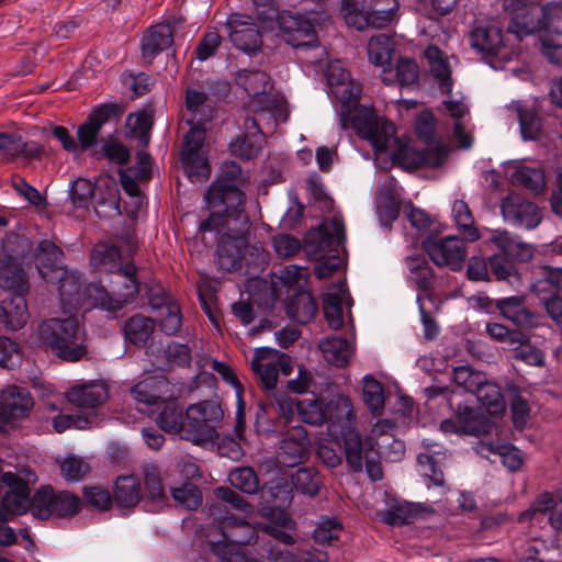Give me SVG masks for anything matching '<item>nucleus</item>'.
I'll return each mask as SVG.
<instances>
[{
	"instance_id": "31",
	"label": "nucleus",
	"mask_w": 562,
	"mask_h": 562,
	"mask_svg": "<svg viewBox=\"0 0 562 562\" xmlns=\"http://www.w3.org/2000/svg\"><path fill=\"white\" fill-rule=\"evenodd\" d=\"M394 52V41L386 34L372 36L368 43V56L370 61L382 69L381 78L386 85L394 82L391 77L390 66Z\"/></svg>"
},
{
	"instance_id": "11",
	"label": "nucleus",
	"mask_w": 562,
	"mask_h": 562,
	"mask_svg": "<svg viewBox=\"0 0 562 562\" xmlns=\"http://www.w3.org/2000/svg\"><path fill=\"white\" fill-rule=\"evenodd\" d=\"M340 414L344 416V420L340 424L336 422L329 427V437L344 449L349 469L353 472H361L366 454H376L374 441L372 438H367L363 441L357 431L356 414L352 405L340 400Z\"/></svg>"
},
{
	"instance_id": "36",
	"label": "nucleus",
	"mask_w": 562,
	"mask_h": 562,
	"mask_svg": "<svg viewBox=\"0 0 562 562\" xmlns=\"http://www.w3.org/2000/svg\"><path fill=\"white\" fill-rule=\"evenodd\" d=\"M276 350L270 348H258L251 360V369L268 390L276 387L279 369L274 358Z\"/></svg>"
},
{
	"instance_id": "62",
	"label": "nucleus",
	"mask_w": 562,
	"mask_h": 562,
	"mask_svg": "<svg viewBox=\"0 0 562 562\" xmlns=\"http://www.w3.org/2000/svg\"><path fill=\"white\" fill-rule=\"evenodd\" d=\"M485 374L474 371L469 366H460L453 369V381L467 392L473 393L475 387L482 383Z\"/></svg>"
},
{
	"instance_id": "58",
	"label": "nucleus",
	"mask_w": 562,
	"mask_h": 562,
	"mask_svg": "<svg viewBox=\"0 0 562 562\" xmlns=\"http://www.w3.org/2000/svg\"><path fill=\"white\" fill-rule=\"evenodd\" d=\"M228 480L231 484L239 491L254 494L259 488V481L251 468H237L229 472Z\"/></svg>"
},
{
	"instance_id": "23",
	"label": "nucleus",
	"mask_w": 562,
	"mask_h": 562,
	"mask_svg": "<svg viewBox=\"0 0 562 562\" xmlns=\"http://www.w3.org/2000/svg\"><path fill=\"white\" fill-rule=\"evenodd\" d=\"M278 24L284 40L293 47L313 46L317 42L313 24L297 14L281 12Z\"/></svg>"
},
{
	"instance_id": "24",
	"label": "nucleus",
	"mask_w": 562,
	"mask_h": 562,
	"mask_svg": "<svg viewBox=\"0 0 562 562\" xmlns=\"http://www.w3.org/2000/svg\"><path fill=\"white\" fill-rule=\"evenodd\" d=\"M131 393L139 405H144L137 409L153 415L164 397L170 395V384L165 376H150L134 385Z\"/></svg>"
},
{
	"instance_id": "49",
	"label": "nucleus",
	"mask_w": 562,
	"mask_h": 562,
	"mask_svg": "<svg viewBox=\"0 0 562 562\" xmlns=\"http://www.w3.org/2000/svg\"><path fill=\"white\" fill-rule=\"evenodd\" d=\"M476 398L490 413H497L504 408V400L501 386L494 382H490L484 376V380L473 391Z\"/></svg>"
},
{
	"instance_id": "1",
	"label": "nucleus",
	"mask_w": 562,
	"mask_h": 562,
	"mask_svg": "<svg viewBox=\"0 0 562 562\" xmlns=\"http://www.w3.org/2000/svg\"><path fill=\"white\" fill-rule=\"evenodd\" d=\"M241 176L239 165L226 161L218 178L205 194L210 216L200 224L201 232H215L217 238V263L227 272L240 266L247 245L250 222L244 210L245 195L238 188Z\"/></svg>"
},
{
	"instance_id": "47",
	"label": "nucleus",
	"mask_w": 562,
	"mask_h": 562,
	"mask_svg": "<svg viewBox=\"0 0 562 562\" xmlns=\"http://www.w3.org/2000/svg\"><path fill=\"white\" fill-rule=\"evenodd\" d=\"M278 122H273V125L270 130H268L267 127H265L262 131H256L251 127V124L249 123L248 124V128L246 127V120L244 121V128H245V136L240 139H237L236 142L232 143L231 144V150L244 158V159H250L251 157H254L260 145L257 144V140L254 139L260 135H265L266 133H271L276 125H277Z\"/></svg>"
},
{
	"instance_id": "43",
	"label": "nucleus",
	"mask_w": 562,
	"mask_h": 562,
	"mask_svg": "<svg viewBox=\"0 0 562 562\" xmlns=\"http://www.w3.org/2000/svg\"><path fill=\"white\" fill-rule=\"evenodd\" d=\"M317 311L313 295L308 291H301L293 295L286 305V314L297 323L311 322Z\"/></svg>"
},
{
	"instance_id": "5",
	"label": "nucleus",
	"mask_w": 562,
	"mask_h": 562,
	"mask_svg": "<svg viewBox=\"0 0 562 562\" xmlns=\"http://www.w3.org/2000/svg\"><path fill=\"white\" fill-rule=\"evenodd\" d=\"M186 106L190 113L187 122L191 127L183 139L181 161L192 182L205 181L211 175V167L204 150L205 128L203 123L213 117L214 109L206 94L196 89L187 90Z\"/></svg>"
},
{
	"instance_id": "26",
	"label": "nucleus",
	"mask_w": 562,
	"mask_h": 562,
	"mask_svg": "<svg viewBox=\"0 0 562 562\" xmlns=\"http://www.w3.org/2000/svg\"><path fill=\"white\" fill-rule=\"evenodd\" d=\"M352 306V299L348 292L346 281L339 280L334 283L323 297V311L325 318L333 329H339L344 325V308L348 313ZM351 317V314H349Z\"/></svg>"
},
{
	"instance_id": "18",
	"label": "nucleus",
	"mask_w": 562,
	"mask_h": 562,
	"mask_svg": "<svg viewBox=\"0 0 562 562\" xmlns=\"http://www.w3.org/2000/svg\"><path fill=\"white\" fill-rule=\"evenodd\" d=\"M423 246L437 267H448L453 271L462 269L468 255L464 243L456 236L428 237Z\"/></svg>"
},
{
	"instance_id": "7",
	"label": "nucleus",
	"mask_w": 562,
	"mask_h": 562,
	"mask_svg": "<svg viewBox=\"0 0 562 562\" xmlns=\"http://www.w3.org/2000/svg\"><path fill=\"white\" fill-rule=\"evenodd\" d=\"M136 267L126 263L111 274L110 293L101 285L90 283L78 291L72 310L89 311L100 307L106 311H116L132 301L138 293Z\"/></svg>"
},
{
	"instance_id": "33",
	"label": "nucleus",
	"mask_w": 562,
	"mask_h": 562,
	"mask_svg": "<svg viewBox=\"0 0 562 562\" xmlns=\"http://www.w3.org/2000/svg\"><path fill=\"white\" fill-rule=\"evenodd\" d=\"M155 413H157L155 420L164 431L179 434L186 430L182 407L179 405L178 401L172 397L171 391L170 395L165 396L155 408Z\"/></svg>"
},
{
	"instance_id": "25",
	"label": "nucleus",
	"mask_w": 562,
	"mask_h": 562,
	"mask_svg": "<svg viewBox=\"0 0 562 562\" xmlns=\"http://www.w3.org/2000/svg\"><path fill=\"white\" fill-rule=\"evenodd\" d=\"M310 443L306 429L301 425L293 426L283 434L278 449L279 459L286 467H295L307 457Z\"/></svg>"
},
{
	"instance_id": "12",
	"label": "nucleus",
	"mask_w": 562,
	"mask_h": 562,
	"mask_svg": "<svg viewBox=\"0 0 562 562\" xmlns=\"http://www.w3.org/2000/svg\"><path fill=\"white\" fill-rule=\"evenodd\" d=\"M269 494L273 504L261 508V516L269 524L259 526V528L284 544H293L296 524L285 510L292 503V492L288 483L280 480L269 488Z\"/></svg>"
},
{
	"instance_id": "16",
	"label": "nucleus",
	"mask_w": 562,
	"mask_h": 562,
	"mask_svg": "<svg viewBox=\"0 0 562 562\" xmlns=\"http://www.w3.org/2000/svg\"><path fill=\"white\" fill-rule=\"evenodd\" d=\"M80 498L68 492H55L49 485L41 487L33 496L32 514L40 519L52 516L69 517L80 510Z\"/></svg>"
},
{
	"instance_id": "42",
	"label": "nucleus",
	"mask_w": 562,
	"mask_h": 562,
	"mask_svg": "<svg viewBox=\"0 0 562 562\" xmlns=\"http://www.w3.org/2000/svg\"><path fill=\"white\" fill-rule=\"evenodd\" d=\"M121 254L117 247L108 244H98L91 251L90 263L95 272L113 274L123 268L120 265Z\"/></svg>"
},
{
	"instance_id": "37",
	"label": "nucleus",
	"mask_w": 562,
	"mask_h": 562,
	"mask_svg": "<svg viewBox=\"0 0 562 562\" xmlns=\"http://www.w3.org/2000/svg\"><path fill=\"white\" fill-rule=\"evenodd\" d=\"M509 110L516 112L519 121L520 133L525 140H536L542 130L541 119L537 106L521 101H514L508 105Z\"/></svg>"
},
{
	"instance_id": "48",
	"label": "nucleus",
	"mask_w": 562,
	"mask_h": 562,
	"mask_svg": "<svg viewBox=\"0 0 562 562\" xmlns=\"http://www.w3.org/2000/svg\"><path fill=\"white\" fill-rule=\"evenodd\" d=\"M153 331V321L143 315H135L131 317L124 326L126 339L135 346H144L151 336Z\"/></svg>"
},
{
	"instance_id": "41",
	"label": "nucleus",
	"mask_w": 562,
	"mask_h": 562,
	"mask_svg": "<svg viewBox=\"0 0 562 562\" xmlns=\"http://www.w3.org/2000/svg\"><path fill=\"white\" fill-rule=\"evenodd\" d=\"M111 108L102 105L95 109L88 120L79 126L77 135L80 145L87 149L95 144L97 137L103 124L109 120Z\"/></svg>"
},
{
	"instance_id": "14",
	"label": "nucleus",
	"mask_w": 562,
	"mask_h": 562,
	"mask_svg": "<svg viewBox=\"0 0 562 562\" xmlns=\"http://www.w3.org/2000/svg\"><path fill=\"white\" fill-rule=\"evenodd\" d=\"M35 481L31 471L25 472V477L10 471L0 475V517L12 519L32 510L30 483Z\"/></svg>"
},
{
	"instance_id": "35",
	"label": "nucleus",
	"mask_w": 562,
	"mask_h": 562,
	"mask_svg": "<svg viewBox=\"0 0 562 562\" xmlns=\"http://www.w3.org/2000/svg\"><path fill=\"white\" fill-rule=\"evenodd\" d=\"M561 281L562 268L542 266L533 272L530 290L544 303V301L550 300L553 295H558Z\"/></svg>"
},
{
	"instance_id": "56",
	"label": "nucleus",
	"mask_w": 562,
	"mask_h": 562,
	"mask_svg": "<svg viewBox=\"0 0 562 562\" xmlns=\"http://www.w3.org/2000/svg\"><path fill=\"white\" fill-rule=\"evenodd\" d=\"M485 450L498 456L510 471L518 470L522 463L520 451L512 445H482L479 452L484 454Z\"/></svg>"
},
{
	"instance_id": "60",
	"label": "nucleus",
	"mask_w": 562,
	"mask_h": 562,
	"mask_svg": "<svg viewBox=\"0 0 562 562\" xmlns=\"http://www.w3.org/2000/svg\"><path fill=\"white\" fill-rule=\"evenodd\" d=\"M61 476L69 481L82 480L90 470L89 464L81 458L69 456L59 462Z\"/></svg>"
},
{
	"instance_id": "64",
	"label": "nucleus",
	"mask_w": 562,
	"mask_h": 562,
	"mask_svg": "<svg viewBox=\"0 0 562 562\" xmlns=\"http://www.w3.org/2000/svg\"><path fill=\"white\" fill-rule=\"evenodd\" d=\"M488 266L492 273L499 281L513 283L518 280V274L513 263L503 255H493L488 258Z\"/></svg>"
},
{
	"instance_id": "53",
	"label": "nucleus",
	"mask_w": 562,
	"mask_h": 562,
	"mask_svg": "<svg viewBox=\"0 0 562 562\" xmlns=\"http://www.w3.org/2000/svg\"><path fill=\"white\" fill-rule=\"evenodd\" d=\"M144 484L146 496L151 501L149 510H156L164 503L166 495L158 469L155 465H146L144 469Z\"/></svg>"
},
{
	"instance_id": "45",
	"label": "nucleus",
	"mask_w": 562,
	"mask_h": 562,
	"mask_svg": "<svg viewBox=\"0 0 562 562\" xmlns=\"http://www.w3.org/2000/svg\"><path fill=\"white\" fill-rule=\"evenodd\" d=\"M497 307L504 317L519 326H532L533 314L524 305L520 296L504 297L497 302Z\"/></svg>"
},
{
	"instance_id": "27",
	"label": "nucleus",
	"mask_w": 562,
	"mask_h": 562,
	"mask_svg": "<svg viewBox=\"0 0 562 562\" xmlns=\"http://www.w3.org/2000/svg\"><path fill=\"white\" fill-rule=\"evenodd\" d=\"M229 40L233 45L244 52L250 53L259 48L261 35L249 16L232 14L228 18Z\"/></svg>"
},
{
	"instance_id": "57",
	"label": "nucleus",
	"mask_w": 562,
	"mask_h": 562,
	"mask_svg": "<svg viewBox=\"0 0 562 562\" xmlns=\"http://www.w3.org/2000/svg\"><path fill=\"white\" fill-rule=\"evenodd\" d=\"M70 199L75 207L88 209L94 200V182L87 178H78L71 182Z\"/></svg>"
},
{
	"instance_id": "9",
	"label": "nucleus",
	"mask_w": 562,
	"mask_h": 562,
	"mask_svg": "<svg viewBox=\"0 0 562 562\" xmlns=\"http://www.w3.org/2000/svg\"><path fill=\"white\" fill-rule=\"evenodd\" d=\"M0 286L5 292L0 304V319L8 329H20L29 319L25 301L29 283L22 268L11 260L0 265Z\"/></svg>"
},
{
	"instance_id": "54",
	"label": "nucleus",
	"mask_w": 562,
	"mask_h": 562,
	"mask_svg": "<svg viewBox=\"0 0 562 562\" xmlns=\"http://www.w3.org/2000/svg\"><path fill=\"white\" fill-rule=\"evenodd\" d=\"M281 284L294 294L305 291L308 281V269L296 265L282 268L277 276Z\"/></svg>"
},
{
	"instance_id": "21",
	"label": "nucleus",
	"mask_w": 562,
	"mask_h": 562,
	"mask_svg": "<svg viewBox=\"0 0 562 562\" xmlns=\"http://www.w3.org/2000/svg\"><path fill=\"white\" fill-rule=\"evenodd\" d=\"M546 517L555 531L562 532V498L557 499L549 492L538 495L530 507L520 513L518 521L541 524Z\"/></svg>"
},
{
	"instance_id": "13",
	"label": "nucleus",
	"mask_w": 562,
	"mask_h": 562,
	"mask_svg": "<svg viewBox=\"0 0 562 562\" xmlns=\"http://www.w3.org/2000/svg\"><path fill=\"white\" fill-rule=\"evenodd\" d=\"M327 80L330 93L341 104L340 124L342 128L351 127L356 131L355 117L360 109H366L373 115H376L372 108L359 105L360 86L350 78V74L345 69L340 60L331 61L328 65Z\"/></svg>"
},
{
	"instance_id": "59",
	"label": "nucleus",
	"mask_w": 562,
	"mask_h": 562,
	"mask_svg": "<svg viewBox=\"0 0 562 562\" xmlns=\"http://www.w3.org/2000/svg\"><path fill=\"white\" fill-rule=\"evenodd\" d=\"M171 495L177 504L190 510L198 508L202 503L201 491L191 483L172 488Z\"/></svg>"
},
{
	"instance_id": "19",
	"label": "nucleus",
	"mask_w": 562,
	"mask_h": 562,
	"mask_svg": "<svg viewBox=\"0 0 562 562\" xmlns=\"http://www.w3.org/2000/svg\"><path fill=\"white\" fill-rule=\"evenodd\" d=\"M33 406V398L22 387L11 385L0 394V429L12 428L16 420L25 417Z\"/></svg>"
},
{
	"instance_id": "61",
	"label": "nucleus",
	"mask_w": 562,
	"mask_h": 562,
	"mask_svg": "<svg viewBox=\"0 0 562 562\" xmlns=\"http://www.w3.org/2000/svg\"><path fill=\"white\" fill-rule=\"evenodd\" d=\"M22 361V350L12 339L0 336V367L12 369Z\"/></svg>"
},
{
	"instance_id": "32",
	"label": "nucleus",
	"mask_w": 562,
	"mask_h": 562,
	"mask_svg": "<svg viewBox=\"0 0 562 562\" xmlns=\"http://www.w3.org/2000/svg\"><path fill=\"white\" fill-rule=\"evenodd\" d=\"M109 393L105 384L99 381H90L76 384L67 392L70 403L85 408H93L105 402Z\"/></svg>"
},
{
	"instance_id": "22",
	"label": "nucleus",
	"mask_w": 562,
	"mask_h": 562,
	"mask_svg": "<svg viewBox=\"0 0 562 562\" xmlns=\"http://www.w3.org/2000/svg\"><path fill=\"white\" fill-rule=\"evenodd\" d=\"M501 210L506 222L527 229L537 227L542 218L537 205L519 194L507 195L502 201Z\"/></svg>"
},
{
	"instance_id": "38",
	"label": "nucleus",
	"mask_w": 562,
	"mask_h": 562,
	"mask_svg": "<svg viewBox=\"0 0 562 562\" xmlns=\"http://www.w3.org/2000/svg\"><path fill=\"white\" fill-rule=\"evenodd\" d=\"M425 57L428 60L430 74L437 81L441 93H451L453 80L451 78L450 65L445 54L438 47L431 45L426 48Z\"/></svg>"
},
{
	"instance_id": "10",
	"label": "nucleus",
	"mask_w": 562,
	"mask_h": 562,
	"mask_svg": "<svg viewBox=\"0 0 562 562\" xmlns=\"http://www.w3.org/2000/svg\"><path fill=\"white\" fill-rule=\"evenodd\" d=\"M63 250L50 240H43L37 246L36 266L38 272L48 283H58L60 303L67 312L72 310L75 297L81 289L80 276L77 271L67 270L61 266Z\"/></svg>"
},
{
	"instance_id": "44",
	"label": "nucleus",
	"mask_w": 562,
	"mask_h": 562,
	"mask_svg": "<svg viewBox=\"0 0 562 562\" xmlns=\"http://www.w3.org/2000/svg\"><path fill=\"white\" fill-rule=\"evenodd\" d=\"M151 306L157 308V321L161 331L167 335H173L180 329L182 318L180 306L177 302L172 301L170 297H165L159 305H156L151 301Z\"/></svg>"
},
{
	"instance_id": "4",
	"label": "nucleus",
	"mask_w": 562,
	"mask_h": 562,
	"mask_svg": "<svg viewBox=\"0 0 562 562\" xmlns=\"http://www.w3.org/2000/svg\"><path fill=\"white\" fill-rule=\"evenodd\" d=\"M215 495L243 516L225 513L216 517V526L209 533L211 551L225 562H261L246 554L245 546L256 536V527L247 520L252 512L251 506L229 487H217Z\"/></svg>"
},
{
	"instance_id": "2",
	"label": "nucleus",
	"mask_w": 562,
	"mask_h": 562,
	"mask_svg": "<svg viewBox=\"0 0 562 562\" xmlns=\"http://www.w3.org/2000/svg\"><path fill=\"white\" fill-rule=\"evenodd\" d=\"M355 126L357 135L368 140L375 153L386 154L394 164L406 169L439 167L448 156V150L441 144L429 145L425 151L415 150L409 146L408 138L395 135L393 123L366 109H360L355 117Z\"/></svg>"
},
{
	"instance_id": "30",
	"label": "nucleus",
	"mask_w": 562,
	"mask_h": 562,
	"mask_svg": "<svg viewBox=\"0 0 562 562\" xmlns=\"http://www.w3.org/2000/svg\"><path fill=\"white\" fill-rule=\"evenodd\" d=\"M440 429L446 434L477 436L483 430V419L473 407L458 405L454 417L442 420Z\"/></svg>"
},
{
	"instance_id": "6",
	"label": "nucleus",
	"mask_w": 562,
	"mask_h": 562,
	"mask_svg": "<svg viewBox=\"0 0 562 562\" xmlns=\"http://www.w3.org/2000/svg\"><path fill=\"white\" fill-rule=\"evenodd\" d=\"M237 83L250 97L246 108L247 128L249 123L254 130L262 131L265 127L270 130L273 122H286L290 113L288 102L279 94L268 93L271 85L265 71L243 70L237 76Z\"/></svg>"
},
{
	"instance_id": "40",
	"label": "nucleus",
	"mask_w": 562,
	"mask_h": 562,
	"mask_svg": "<svg viewBox=\"0 0 562 562\" xmlns=\"http://www.w3.org/2000/svg\"><path fill=\"white\" fill-rule=\"evenodd\" d=\"M325 360L338 368L345 367L355 352L353 345L346 338L333 336L319 342Z\"/></svg>"
},
{
	"instance_id": "55",
	"label": "nucleus",
	"mask_w": 562,
	"mask_h": 562,
	"mask_svg": "<svg viewBox=\"0 0 562 562\" xmlns=\"http://www.w3.org/2000/svg\"><path fill=\"white\" fill-rule=\"evenodd\" d=\"M363 400L373 415H380L384 406V392L381 383L370 375L363 378Z\"/></svg>"
},
{
	"instance_id": "29",
	"label": "nucleus",
	"mask_w": 562,
	"mask_h": 562,
	"mask_svg": "<svg viewBox=\"0 0 562 562\" xmlns=\"http://www.w3.org/2000/svg\"><path fill=\"white\" fill-rule=\"evenodd\" d=\"M94 211L98 216L120 213V190L114 178L101 176L94 182Z\"/></svg>"
},
{
	"instance_id": "46",
	"label": "nucleus",
	"mask_w": 562,
	"mask_h": 562,
	"mask_svg": "<svg viewBox=\"0 0 562 562\" xmlns=\"http://www.w3.org/2000/svg\"><path fill=\"white\" fill-rule=\"evenodd\" d=\"M114 497L122 507H134L140 498V486L133 475L120 476L115 482Z\"/></svg>"
},
{
	"instance_id": "52",
	"label": "nucleus",
	"mask_w": 562,
	"mask_h": 562,
	"mask_svg": "<svg viewBox=\"0 0 562 562\" xmlns=\"http://www.w3.org/2000/svg\"><path fill=\"white\" fill-rule=\"evenodd\" d=\"M291 483L302 494L314 496L319 493L322 481L313 468H300L291 475Z\"/></svg>"
},
{
	"instance_id": "20",
	"label": "nucleus",
	"mask_w": 562,
	"mask_h": 562,
	"mask_svg": "<svg viewBox=\"0 0 562 562\" xmlns=\"http://www.w3.org/2000/svg\"><path fill=\"white\" fill-rule=\"evenodd\" d=\"M471 46L486 55L495 56L501 60L508 61L515 55L508 40L504 38L501 27L497 25L477 26L470 34Z\"/></svg>"
},
{
	"instance_id": "39",
	"label": "nucleus",
	"mask_w": 562,
	"mask_h": 562,
	"mask_svg": "<svg viewBox=\"0 0 562 562\" xmlns=\"http://www.w3.org/2000/svg\"><path fill=\"white\" fill-rule=\"evenodd\" d=\"M317 236L322 239L318 247L319 251H324L328 248L330 251H339V248L344 246L346 240L345 224L339 215H334L324 226L317 229L314 234L308 236L312 239Z\"/></svg>"
},
{
	"instance_id": "28",
	"label": "nucleus",
	"mask_w": 562,
	"mask_h": 562,
	"mask_svg": "<svg viewBox=\"0 0 562 562\" xmlns=\"http://www.w3.org/2000/svg\"><path fill=\"white\" fill-rule=\"evenodd\" d=\"M398 9L397 0H385V9H374L370 5L368 10L350 12L347 15V23L357 30L366 27L382 29L392 23Z\"/></svg>"
},
{
	"instance_id": "8",
	"label": "nucleus",
	"mask_w": 562,
	"mask_h": 562,
	"mask_svg": "<svg viewBox=\"0 0 562 562\" xmlns=\"http://www.w3.org/2000/svg\"><path fill=\"white\" fill-rule=\"evenodd\" d=\"M37 335L43 345L65 361H79L87 353L85 330L74 316L42 322Z\"/></svg>"
},
{
	"instance_id": "51",
	"label": "nucleus",
	"mask_w": 562,
	"mask_h": 562,
	"mask_svg": "<svg viewBox=\"0 0 562 562\" xmlns=\"http://www.w3.org/2000/svg\"><path fill=\"white\" fill-rule=\"evenodd\" d=\"M514 184L522 186L533 192H540L546 186L543 171L525 165L516 167L510 176Z\"/></svg>"
},
{
	"instance_id": "15",
	"label": "nucleus",
	"mask_w": 562,
	"mask_h": 562,
	"mask_svg": "<svg viewBox=\"0 0 562 562\" xmlns=\"http://www.w3.org/2000/svg\"><path fill=\"white\" fill-rule=\"evenodd\" d=\"M340 400L346 401L349 405H352L350 398L345 395H334L327 402L323 398L312 395L310 397L302 398L300 401H283L280 402V407L284 411V406L292 413L293 407L297 409L301 419L313 426H321L324 423L327 424V431L329 427L337 422L340 424L344 420V416L340 414Z\"/></svg>"
},
{
	"instance_id": "17",
	"label": "nucleus",
	"mask_w": 562,
	"mask_h": 562,
	"mask_svg": "<svg viewBox=\"0 0 562 562\" xmlns=\"http://www.w3.org/2000/svg\"><path fill=\"white\" fill-rule=\"evenodd\" d=\"M222 418L223 411L213 401L190 405L186 411L187 438L195 442L211 438L215 424Z\"/></svg>"
},
{
	"instance_id": "34",
	"label": "nucleus",
	"mask_w": 562,
	"mask_h": 562,
	"mask_svg": "<svg viewBox=\"0 0 562 562\" xmlns=\"http://www.w3.org/2000/svg\"><path fill=\"white\" fill-rule=\"evenodd\" d=\"M173 43V32L168 23L151 26L142 38L143 57L151 61L162 50Z\"/></svg>"
},
{
	"instance_id": "63",
	"label": "nucleus",
	"mask_w": 562,
	"mask_h": 562,
	"mask_svg": "<svg viewBox=\"0 0 562 562\" xmlns=\"http://www.w3.org/2000/svg\"><path fill=\"white\" fill-rule=\"evenodd\" d=\"M400 212V205L392 195L380 193L376 198V213L383 226H389L394 222Z\"/></svg>"
},
{
	"instance_id": "50",
	"label": "nucleus",
	"mask_w": 562,
	"mask_h": 562,
	"mask_svg": "<svg viewBox=\"0 0 562 562\" xmlns=\"http://www.w3.org/2000/svg\"><path fill=\"white\" fill-rule=\"evenodd\" d=\"M452 217L458 229L470 240H477L481 235L474 226V220L468 204L462 200H457L452 204Z\"/></svg>"
},
{
	"instance_id": "3",
	"label": "nucleus",
	"mask_w": 562,
	"mask_h": 562,
	"mask_svg": "<svg viewBox=\"0 0 562 562\" xmlns=\"http://www.w3.org/2000/svg\"><path fill=\"white\" fill-rule=\"evenodd\" d=\"M540 0H504L503 8L510 14L508 31L516 40L533 32L543 31L542 52L557 65H562V2L552 1L544 4L540 12Z\"/></svg>"
}]
</instances>
